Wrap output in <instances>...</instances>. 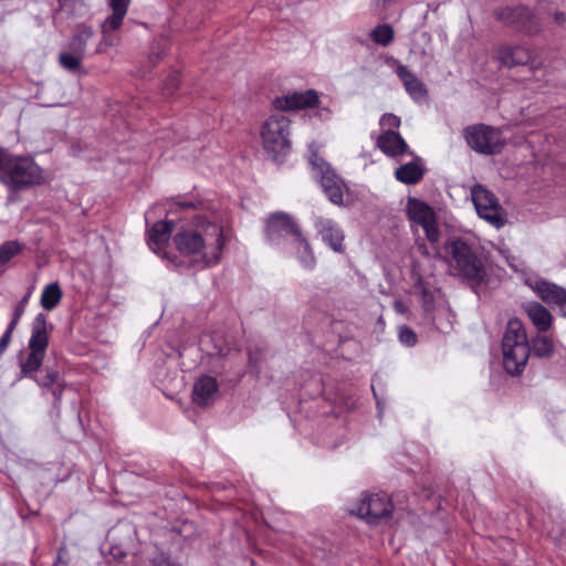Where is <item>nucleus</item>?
Listing matches in <instances>:
<instances>
[{
    "label": "nucleus",
    "instance_id": "obj_1",
    "mask_svg": "<svg viewBox=\"0 0 566 566\" xmlns=\"http://www.w3.org/2000/svg\"><path fill=\"white\" fill-rule=\"evenodd\" d=\"M176 206L185 211L199 212L190 226L181 227L175 233L172 241L177 251L202 269L218 265L227 238L223 220L213 211L211 201L184 199Z\"/></svg>",
    "mask_w": 566,
    "mask_h": 566
},
{
    "label": "nucleus",
    "instance_id": "obj_2",
    "mask_svg": "<svg viewBox=\"0 0 566 566\" xmlns=\"http://www.w3.org/2000/svg\"><path fill=\"white\" fill-rule=\"evenodd\" d=\"M503 366L511 375H520L530 357L531 347L523 323L511 318L502 338Z\"/></svg>",
    "mask_w": 566,
    "mask_h": 566
},
{
    "label": "nucleus",
    "instance_id": "obj_3",
    "mask_svg": "<svg viewBox=\"0 0 566 566\" xmlns=\"http://www.w3.org/2000/svg\"><path fill=\"white\" fill-rule=\"evenodd\" d=\"M0 181L10 188L40 185L43 174L40 166L30 157L14 156L0 150Z\"/></svg>",
    "mask_w": 566,
    "mask_h": 566
},
{
    "label": "nucleus",
    "instance_id": "obj_4",
    "mask_svg": "<svg viewBox=\"0 0 566 566\" xmlns=\"http://www.w3.org/2000/svg\"><path fill=\"white\" fill-rule=\"evenodd\" d=\"M450 255V266L458 271V274L480 284L488 275L484 260L478 252V249L462 239L451 241L446 247Z\"/></svg>",
    "mask_w": 566,
    "mask_h": 566
},
{
    "label": "nucleus",
    "instance_id": "obj_5",
    "mask_svg": "<svg viewBox=\"0 0 566 566\" xmlns=\"http://www.w3.org/2000/svg\"><path fill=\"white\" fill-rule=\"evenodd\" d=\"M291 120L283 114H274L264 120L260 136L265 153L273 159L280 160L291 150Z\"/></svg>",
    "mask_w": 566,
    "mask_h": 566
},
{
    "label": "nucleus",
    "instance_id": "obj_6",
    "mask_svg": "<svg viewBox=\"0 0 566 566\" xmlns=\"http://www.w3.org/2000/svg\"><path fill=\"white\" fill-rule=\"evenodd\" d=\"M49 346V329L46 316L43 313L36 314L28 342L29 354L20 361V378L28 377L35 379V371L42 366Z\"/></svg>",
    "mask_w": 566,
    "mask_h": 566
},
{
    "label": "nucleus",
    "instance_id": "obj_7",
    "mask_svg": "<svg viewBox=\"0 0 566 566\" xmlns=\"http://www.w3.org/2000/svg\"><path fill=\"white\" fill-rule=\"evenodd\" d=\"M310 164L312 166L314 178L319 181L329 201L334 205H342L344 190L346 188L344 181L335 172L332 166L325 161L324 158L318 156L316 151L312 153Z\"/></svg>",
    "mask_w": 566,
    "mask_h": 566
},
{
    "label": "nucleus",
    "instance_id": "obj_8",
    "mask_svg": "<svg viewBox=\"0 0 566 566\" xmlns=\"http://www.w3.org/2000/svg\"><path fill=\"white\" fill-rule=\"evenodd\" d=\"M464 138L474 151L485 155L501 153L505 140L502 132L488 125L479 124L464 129Z\"/></svg>",
    "mask_w": 566,
    "mask_h": 566
},
{
    "label": "nucleus",
    "instance_id": "obj_9",
    "mask_svg": "<svg viewBox=\"0 0 566 566\" xmlns=\"http://www.w3.org/2000/svg\"><path fill=\"white\" fill-rule=\"evenodd\" d=\"M394 505L386 493H363L352 512L369 524H378L388 520Z\"/></svg>",
    "mask_w": 566,
    "mask_h": 566
},
{
    "label": "nucleus",
    "instance_id": "obj_10",
    "mask_svg": "<svg viewBox=\"0 0 566 566\" xmlns=\"http://www.w3.org/2000/svg\"><path fill=\"white\" fill-rule=\"evenodd\" d=\"M471 196L480 218L496 229L505 224L506 214L494 193L484 186L476 185L472 188Z\"/></svg>",
    "mask_w": 566,
    "mask_h": 566
},
{
    "label": "nucleus",
    "instance_id": "obj_11",
    "mask_svg": "<svg viewBox=\"0 0 566 566\" xmlns=\"http://www.w3.org/2000/svg\"><path fill=\"white\" fill-rule=\"evenodd\" d=\"M265 234L268 241L273 245H280L282 240L289 235L294 238V242L303 235L296 221L289 213L282 211L274 212L266 219Z\"/></svg>",
    "mask_w": 566,
    "mask_h": 566
},
{
    "label": "nucleus",
    "instance_id": "obj_12",
    "mask_svg": "<svg viewBox=\"0 0 566 566\" xmlns=\"http://www.w3.org/2000/svg\"><path fill=\"white\" fill-rule=\"evenodd\" d=\"M494 15L503 23L515 27L517 30L528 35L536 34L541 30L538 18L524 7L500 8L494 11Z\"/></svg>",
    "mask_w": 566,
    "mask_h": 566
},
{
    "label": "nucleus",
    "instance_id": "obj_13",
    "mask_svg": "<svg viewBox=\"0 0 566 566\" xmlns=\"http://www.w3.org/2000/svg\"><path fill=\"white\" fill-rule=\"evenodd\" d=\"M407 213L412 223L418 224L423 229L426 238L431 243L439 241L440 231L437 226L436 214L431 207L419 199L410 198L407 203Z\"/></svg>",
    "mask_w": 566,
    "mask_h": 566
},
{
    "label": "nucleus",
    "instance_id": "obj_14",
    "mask_svg": "<svg viewBox=\"0 0 566 566\" xmlns=\"http://www.w3.org/2000/svg\"><path fill=\"white\" fill-rule=\"evenodd\" d=\"M130 0H108V6L112 9V14L106 18L102 24L103 39L96 48V53H102L107 46L113 44L111 33L118 30L127 13Z\"/></svg>",
    "mask_w": 566,
    "mask_h": 566
},
{
    "label": "nucleus",
    "instance_id": "obj_15",
    "mask_svg": "<svg viewBox=\"0 0 566 566\" xmlns=\"http://www.w3.org/2000/svg\"><path fill=\"white\" fill-rule=\"evenodd\" d=\"M318 102V92L310 88L305 92H291L281 96H276L272 104L277 111L290 112L315 107L317 106Z\"/></svg>",
    "mask_w": 566,
    "mask_h": 566
},
{
    "label": "nucleus",
    "instance_id": "obj_16",
    "mask_svg": "<svg viewBox=\"0 0 566 566\" xmlns=\"http://www.w3.org/2000/svg\"><path fill=\"white\" fill-rule=\"evenodd\" d=\"M314 228L321 235L323 242L334 252H344L345 234L342 227L335 220L324 217H315Z\"/></svg>",
    "mask_w": 566,
    "mask_h": 566
},
{
    "label": "nucleus",
    "instance_id": "obj_17",
    "mask_svg": "<svg viewBox=\"0 0 566 566\" xmlns=\"http://www.w3.org/2000/svg\"><path fill=\"white\" fill-rule=\"evenodd\" d=\"M538 297L547 305L557 308L566 317V289L545 280H537L532 285Z\"/></svg>",
    "mask_w": 566,
    "mask_h": 566
},
{
    "label": "nucleus",
    "instance_id": "obj_18",
    "mask_svg": "<svg viewBox=\"0 0 566 566\" xmlns=\"http://www.w3.org/2000/svg\"><path fill=\"white\" fill-rule=\"evenodd\" d=\"M396 74L412 101L419 104L427 102L428 90L424 83L408 66L399 63L396 67Z\"/></svg>",
    "mask_w": 566,
    "mask_h": 566
},
{
    "label": "nucleus",
    "instance_id": "obj_19",
    "mask_svg": "<svg viewBox=\"0 0 566 566\" xmlns=\"http://www.w3.org/2000/svg\"><path fill=\"white\" fill-rule=\"evenodd\" d=\"M217 392V380L211 376H203L193 385L192 400L198 406L207 407L214 401Z\"/></svg>",
    "mask_w": 566,
    "mask_h": 566
},
{
    "label": "nucleus",
    "instance_id": "obj_20",
    "mask_svg": "<svg viewBox=\"0 0 566 566\" xmlns=\"http://www.w3.org/2000/svg\"><path fill=\"white\" fill-rule=\"evenodd\" d=\"M497 57L500 62L507 67L534 63L532 52L521 45L501 48L497 52ZM532 67H534V65H532Z\"/></svg>",
    "mask_w": 566,
    "mask_h": 566
},
{
    "label": "nucleus",
    "instance_id": "obj_21",
    "mask_svg": "<svg viewBox=\"0 0 566 566\" xmlns=\"http://www.w3.org/2000/svg\"><path fill=\"white\" fill-rule=\"evenodd\" d=\"M174 221L156 222L148 231V245L157 254L165 252L171 231Z\"/></svg>",
    "mask_w": 566,
    "mask_h": 566
},
{
    "label": "nucleus",
    "instance_id": "obj_22",
    "mask_svg": "<svg viewBox=\"0 0 566 566\" xmlns=\"http://www.w3.org/2000/svg\"><path fill=\"white\" fill-rule=\"evenodd\" d=\"M379 149L389 157H398L408 153V145L401 135L395 130H386L377 139Z\"/></svg>",
    "mask_w": 566,
    "mask_h": 566
},
{
    "label": "nucleus",
    "instance_id": "obj_23",
    "mask_svg": "<svg viewBox=\"0 0 566 566\" xmlns=\"http://www.w3.org/2000/svg\"><path fill=\"white\" fill-rule=\"evenodd\" d=\"M525 312L538 333H545L552 327L553 315L541 303L532 302L526 304Z\"/></svg>",
    "mask_w": 566,
    "mask_h": 566
},
{
    "label": "nucleus",
    "instance_id": "obj_24",
    "mask_svg": "<svg viewBox=\"0 0 566 566\" xmlns=\"http://www.w3.org/2000/svg\"><path fill=\"white\" fill-rule=\"evenodd\" d=\"M424 175V168L421 159L417 158L413 161L401 165L395 170V177L398 181L405 185H415L419 182Z\"/></svg>",
    "mask_w": 566,
    "mask_h": 566
},
{
    "label": "nucleus",
    "instance_id": "obj_25",
    "mask_svg": "<svg viewBox=\"0 0 566 566\" xmlns=\"http://www.w3.org/2000/svg\"><path fill=\"white\" fill-rule=\"evenodd\" d=\"M94 31L92 30V28L86 25H80L76 33L73 35L64 51L84 57L87 42L91 40Z\"/></svg>",
    "mask_w": 566,
    "mask_h": 566
},
{
    "label": "nucleus",
    "instance_id": "obj_26",
    "mask_svg": "<svg viewBox=\"0 0 566 566\" xmlns=\"http://www.w3.org/2000/svg\"><path fill=\"white\" fill-rule=\"evenodd\" d=\"M63 292L60 284L57 282L50 283L44 286L41 293V306L46 311H52L60 304Z\"/></svg>",
    "mask_w": 566,
    "mask_h": 566
},
{
    "label": "nucleus",
    "instance_id": "obj_27",
    "mask_svg": "<svg viewBox=\"0 0 566 566\" xmlns=\"http://www.w3.org/2000/svg\"><path fill=\"white\" fill-rule=\"evenodd\" d=\"M416 289L420 293L423 310L428 313L432 312L436 308L438 298L440 297V291L434 286L424 283L422 280H419Z\"/></svg>",
    "mask_w": 566,
    "mask_h": 566
},
{
    "label": "nucleus",
    "instance_id": "obj_28",
    "mask_svg": "<svg viewBox=\"0 0 566 566\" xmlns=\"http://www.w3.org/2000/svg\"><path fill=\"white\" fill-rule=\"evenodd\" d=\"M532 348L537 357H551L555 350V342L551 336L538 333L532 339Z\"/></svg>",
    "mask_w": 566,
    "mask_h": 566
},
{
    "label": "nucleus",
    "instance_id": "obj_29",
    "mask_svg": "<svg viewBox=\"0 0 566 566\" xmlns=\"http://www.w3.org/2000/svg\"><path fill=\"white\" fill-rule=\"evenodd\" d=\"M371 41L381 46H388L395 39L394 28L388 23L376 25L369 33Z\"/></svg>",
    "mask_w": 566,
    "mask_h": 566
},
{
    "label": "nucleus",
    "instance_id": "obj_30",
    "mask_svg": "<svg viewBox=\"0 0 566 566\" xmlns=\"http://www.w3.org/2000/svg\"><path fill=\"white\" fill-rule=\"evenodd\" d=\"M295 243L297 244L298 248L297 258L302 266L307 270H312L316 264V260L311 248V244L308 243L304 235L296 240Z\"/></svg>",
    "mask_w": 566,
    "mask_h": 566
},
{
    "label": "nucleus",
    "instance_id": "obj_31",
    "mask_svg": "<svg viewBox=\"0 0 566 566\" xmlns=\"http://www.w3.org/2000/svg\"><path fill=\"white\" fill-rule=\"evenodd\" d=\"M23 249V244L17 240H11L0 245V271L2 268Z\"/></svg>",
    "mask_w": 566,
    "mask_h": 566
},
{
    "label": "nucleus",
    "instance_id": "obj_32",
    "mask_svg": "<svg viewBox=\"0 0 566 566\" xmlns=\"http://www.w3.org/2000/svg\"><path fill=\"white\" fill-rule=\"evenodd\" d=\"M84 57L72 54L67 51H62L59 54L60 65L69 72H77L81 69Z\"/></svg>",
    "mask_w": 566,
    "mask_h": 566
},
{
    "label": "nucleus",
    "instance_id": "obj_33",
    "mask_svg": "<svg viewBox=\"0 0 566 566\" xmlns=\"http://www.w3.org/2000/svg\"><path fill=\"white\" fill-rule=\"evenodd\" d=\"M40 387L42 388H45V389H50L52 388L53 386H55L57 382H60V375L57 371L55 370H48L45 376L41 379H39L36 376H35V379H33Z\"/></svg>",
    "mask_w": 566,
    "mask_h": 566
},
{
    "label": "nucleus",
    "instance_id": "obj_34",
    "mask_svg": "<svg viewBox=\"0 0 566 566\" xmlns=\"http://www.w3.org/2000/svg\"><path fill=\"white\" fill-rule=\"evenodd\" d=\"M417 334L408 326H401L399 328V340L401 344L411 347L417 343Z\"/></svg>",
    "mask_w": 566,
    "mask_h": 566
},
{
    "label": "nucleus",
    "instance_id": "obj_35",
    "mask_svg": "<svg viewBox=\"0 0 566 566\" xmlns=\"http://www.w3.org/2000/svg\"><path fill=\"white\" fill-rule=\"evenodd\" d=\"M180 80V74L177 71H174L168 74L165 85H164V94L166 96H170L174 92V90L177 88Z\"/></svg>",
    "mask_w": 566,
    "mask_h": 566
},
{
    "label": "nucleus",
    "instance_id": "obj_36",
    "mask_svg": "<svg viewBox=\"0 0 566 566\" xmlns=\"http://www.w3.org/2000/svg\"><path fill=\"white\" fill-rule=\"evenodd\" d=\"M379 123L382 128H387V130H392V128H397L400 126L401 120L395 114L387 113L381 116Z\"/></svg>",
    "mask_w": 566,
    "mask_h": 566
},
{
    "label": "nucleus",
    "instance_id": "obj_37",
    "mask_svg": "<svg viewBox=\"0 0 566 566\" xmlns=\"http://www.w3.org/2000/svg\"><path fill=\"white\" fill-rule=\"evenodd\" d=\"M165 44L159 42L157 44L156 48H153L151 49V52L149 54V62L154 65L155 63H157L163 56H164V53H165Z\"/></svg>",
    "mask_w": 566,
    "mask_h": 566
},
{
    "label": "nucleus",
    "instance_id": "obj_38",
    "mask_svg": "<svg viewBox=\"0 0 566 566\" xmlns=\"http://www.w3.org/2000/svg\"><path fill=\"white\" fill-rule=\"evenodd\" d=\"M151 566H181L180 564L171 562L167 556L165 555H158L151 560Z\"/></svg>",
    "mask_w": 566,
    "mask_h": 566
},
{
    "label": "nucleus",
    "instance_id": "obj_39",
    "mask_svg": "<svg viewBox=\"0 0 566 566\" xmlns=\"http://www.w3.org/2000/svg\"><path fill=\"white\" fill-rule=\"evenodd\" d=\"M30 293L22 297V300L15 305L13 313L15 316H21L24 314L27 305L29 303Z\"/></svg>",
    "mask_w": 566,
    "mask_h": 566
},
{
    "label": "nucleus",
    "instance_id": "obj_40",
    "mask_svg": "<svg viewBox=\"0 0 566 566\" xmlns=\"http://www.w3.org/2000/svg\"><path fill=\"white\" fill-rule=\"evenodd\" d=\"M49 390L52 392L55 403H59L63 396L64 384L62 381H60L55 386L50 388Z\"/></svg>",
    "mask_w": 566,
    "mask_h": 566
},
{
    "label": "nucleus",
    "instance_id": "obj_41",
    "mask_svg": "<svg viewBox=\"0 0 566 566\" xmlns=\"http://www.w3.org/2000/svg\"><path fill=\"white\" fill-rule=\"evenodd\" d=\"M395 0H373V7L377 12L385 11Z\"/></svg>",
    "mask_w": 566,
    "mask_h": 566
},
{
    "label": "nucleus",
    "instance_id": "obj_42",
    "mask_svg": "<svg viewBox=\"0 0 566 566\" xmlns=\"http://www.w3.org/2000/svg\"><path fill=\"white\" fill-rule=\"evenodd\" d=\"M12 335L9 333H3V335L0 338V356L6 352L8 348L10 342H11Z\"/></svg>",
    "mask_w": 566,
    "mask_h": 566
},
{
    "label": "nucleus",
    "instance_id": "obj_43",
    "mask_svg": "<svg viewBox=\"0 0 566 566\" xmlns=\"http://www.w3.org/2000/svg\"><path fill=\"white\" fill-rule=\"evenodd\" d=\"M21 319V316H15V314L13 313L12 315V319L11 322L8 324V327L6 329V333H9L10 335H12L13 331L15 329L17 325L19 324Z\"/></svg>",
    "mask_w": 566,
    "mask_h": 566
},
{
    "label": "nucleus",
    "instance_id": "obj_44",
    "mask_svg": "<svg viewBox=\"0 0 566 566\" xmlns=\"http://www.w3.org/2000/svg\"><path fill=\"white\" fill-rule=\"evenodd\" d=\"M21 319V316H15V314L13 313L12 315V319L11 322L8 324V327L6 329V333H9L10 335H12L13 331L15 329L17 325L19 324Z\"/></svg>",
    "mask_w": 566,
    "mask_h": 566
},
{
    "label": "nucleus",
    "instance_id": "obj_45",
    "mask_svg": "<svg viewBox=\"0 0 566 566\" xmlns=\"http://www.w3.org/2000/svg\"><path fill=\"white\" fill-rule=\"evenodd\" d=\"M554 20L557 24H563L566 21V15L564 12H556L554 14Z\"/></svg>",
    "mask_w": 566,
    "mask_h": 566
},
{
    "label": "nucleus",
    "instance_id": "obj_46",
    "mask_svg": "<svg viewBox=\"0 0 566 566\" xmlns=\"http://www.w3.org/2000/svg\"><path fill=\"white\" fill-rule=\"evenodd\" d=\"M394 307H395V310L397 312H402L403 311V304L400 301H396L395 304H394Z\"/></svg>",
    "mask_w": 566,
    "mask_h": 566
},
{
    "label": "nucleus",
    "instance_id": "obj_47",
    "mask_svg": "<svg viewBox=\"0 0 566 566\" xmlns=\"http://www.w3.org/2000/svg\"><path fill=\"white\" fill-rule=\"evenodd\" d=\"M249 361H250V365L255 367L256 366V359H254V357L252 356L251 353H249Z\"/></svg>",
    "mask_w": 566,
    "mask_h": 566
},
{
    "label": "nucleus",
    "instance_id": "obj_48",
    "mask_svg": "<svg viewBox=\"0 0 566 566\" xmlns=\"http://www.w3.org/2000/svg\"><path fill=\"white\" fill-rule=\"evenodd\" d=\"M321 116H323V113L325 114V117H329L331 115V111L328 108H322L321 111Z\"/></svg>",
    "mask_w": 566,
    "mask_h": 566
},
{
    "label": "nucleus",
    "instance_id": "obj_49",
    "mask_svg": "<svg viewBox=\"0 0 566 566\" xmlns=\"http://www.w3.org/2000/svg\"><path fill=\"white\" fill-rule=\"evenodd\" d=\"M61 560V553L57 556V563Z\"/></svg>",
    "mask_w": 566,
    "mask_h": 566
}]
</instances>
